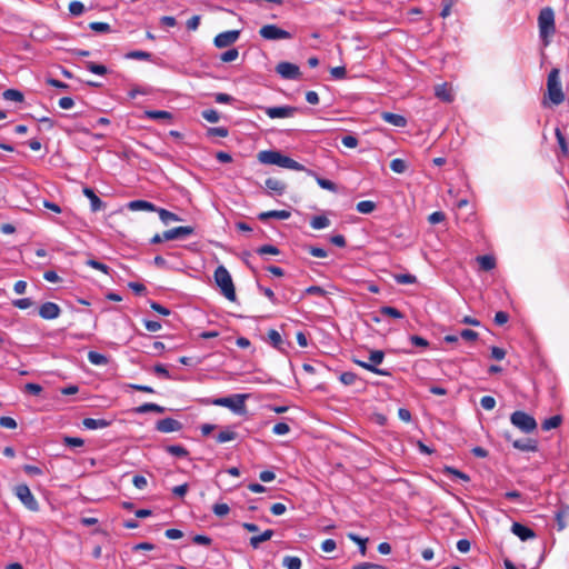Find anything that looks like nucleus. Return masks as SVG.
Listing matches in <instances>:
<instances>
[{
	"label": "nucleus",
	"instance_id": "nucleus-48",
	"mask_svg": "<svg viewBox=\"0 0 569 569\" xmlns=\"http://www.w3.org/2000/svg\"><path fill=\"white\" fill-rule=\"evenodd\" d=\"M256 251L260 256H264V254L277 256L280 253V250L276 246H272V244H263V246L259 247Z\"/></svg>",
	"mask_w": 569,
	"mask_h": 569
},
{
	"label": "nucleus",
	"instance_id": "nucleus-15",
	"mask_svg": "<svg viewBox=\"0 0 569 569\" xmlns=\"http://www.w3.org/2000/svg\"><path fill=\"white\" fill-rule=\"evenodd\" d=\"M278 167L296 171H307L309 174L316 176V173H313L311 170H307L305 166L291 159L290 157L283 156L282 153L279 156Z\"/></svg>",
	"mask_w": 569,
	"mask_h": 569
},
{
	"label": "nucleus",
	"instance_id": "nucleus-11",
	"mask_svg": "<svg viewBox=\"0 0 569 569\" xmlns=\"http://www.w3.org/2000/svg\"><path fill=\"white\" fill-rule=\"evenodd\" d=\"M240 37L239 30H228L214 37L213 43L217 48H227L238 41Z\"/></svg>",
	"mask_w": 569,
	"mask_h": 569
},
{
	"label": "nucleus",
	"instance_id": "nucleus-51",
	"mask_svg": "<svg viewBox=\"0 0 569 569\" xmlns=\"http://www.w3.org/2000/svg\"><path fill=\"white\" fill-rule=\"evenodd\" d=\"M202 118L211 123H216L220 120V114L214 109H207L202 111Z\"/></svg>",
	"mask_w": 569,
	"mask_h": 569
},
{
	"label": "nucleus",
	"instance_id": "nucleus-47",
	"mask_svg": "<svg viewBox=\"0 0 569 569\" xmlns=\"http://www.w3.org/2000/svg\"><path fill=\"white\" fill-rule=\"evenodd\" d=\"M560 423H561L560 416H552L543 421L542 429L551 430V429L559 427Z\"/></svg>",
	"mask_w": 569,
	"mask_h": 569
},
{
	"label": "nucleus",
	"instance_id": "nucleus-25",
	"mask_svg": "<svg viewBox=\"0 0 569 569\" xmlns=\"http://www.w3.org/2000/svg\"><path fill=\"white\" fill-rule=\"evenodd\" d=\"M264 184L269 191L274 192L279 196H281L286 190V184L276 178H268Z\"/></svg>",
	"mask_w": 569,
	"mask_h": 569
},
{
	"label": "nucleus",
	"instance_id": "nucleus-54",
	"mask_svg": "<svg viewBox=\"0 0 569 569\" xmlns=\"http://www.w3.org/2000/svg\"><path fill=\"white\" fill-rule=\"evenodd\" d=\"M128 59H137V60H149L151 58V53L141 50L130 51L126 56Z\"/></svg>",
	"mask_w": 569,
	"mask_h": 569
},
{
	"label": "nucleus",
	"instance_id": "nucleus-27",
	"mask_svg": "<svg viewBox=\"0 0 569 569\" xmlns=\"http://www.w3.org/2000/svg\"><path fill=\"white\" fill-rule=\"evenodd\" d=\"M272 536H273V530L267 529L261 535L251 537L250 546L253 549H257V548H259L260 543L270 540L272 538Z\"/></svg>",
	"mask_w": 569,
	"mask_h": 569
},
{
	"label": "nucleus",
	"instance_id": "nucleus-29",
	"mask_svg": "<svg viewBox=\"0 0 569 569\" xmlns=\"http://www.w3.org/2000/svg\"><path fill=\"white\" fill-rule=\"evenodd\" d=\"M146 117L152 120H171L172 114L164 110H147Z\"/></svg>",
	"mask_w": 569,
	"mask_h": 569
},
{
	"label": "nucleus",
	"instance_id": "nucleus-63",
	"mask_svg": "<svg viewBox=\"0 0 569 569\" xmlns=\"http://www.w3.org/2000/svg\"><path fill=\"white\" fill-rule=\"evenodd\" d=\"M132 483L133 486L139 489V490H143L147 485H148V481L146 479V477L143 476H140V475H136L132 479Z\"/></svg>",
	"mask_w": 569,
	"mask_h": 569
},
{
	"label": "nucleus",
	"instance_id": "nucleus-36",
	"mask_svg": "<svg viewBox=\"0 0 569 569\" xmlns=\"http://www.w3.org/2000/svg\"><path fill=\"white\" fill-rule=\"evenodd\" d=\"M356 209L360 213L368 214L376 209V203L370 200H363L357 203Z\"/></svg>",
	"mask_w": 569,
	"mask_h": 569
},
{
	"label": "nucleus",
	"instance_id": "nucleus-50",
	"mask_svg": "<svg viewBox=\"0 0 569 569\" xmlns=\"http://www.w3.org/2000/svg\"><path fill=\"white\" fill-rule=\"evenodd\" d=\"M84 9V4L80 1H71L69 3V12L74 17L81 16Z\"/></svg>",
	"mask_w": 569,
	"mask_h": 569
},
{
	"label": "nucleus",
	"instance_id": "nucleus-16",
	"mask_svg": "<svg viewBox=\"0 0 569 569\" xmlns=\"http://www.w3.org/2000/svg\"><path fill=\"white\" fill-rule=\"evenodd\" d=\"M511 532L517 536L521 541H527L536 537L535 531L519 522H513L511 526Z\"/></svg>",
	"mask_w": 569,
	"mask_h": 569
},
{
	"label": "nucleus",
	"instance_id": "nucleus-35",
	"mask_svg": "<svg viewBox=\"0 0 569 569\" xmlns=\"http://www.w3.org/2000/svg\"><path fill=\"white\" fill-rule=\"evenodd\" d=\"M166 451L174 457H179V458H186L189 452L188 450L180 446V445H171V446H168L166 448Z\"/></svg>",
	"mask_w": 569,
	"mask_h": 569
},
{
	"label": "nucleus",
	"instance_id": "nucleus-18",
	"mask_svg": "<svg viewBox=\"0 0 569 569\" xmlns=\"http://www.w3.org/2000/svg\"><path fill=\"white\" fill-rule=\"evenodd\" d=\"M381 119L383 121H386L387 123L392 124L398 128H403L407 126V119L403 116L398 114V113L385 111L381 113Z\"/></svg>",
	"mask_w": 569,
	"mask_h": 569
},
{
	"label": "nucleus",
	"instance_id": "nucleus-55",
	"mask_svg": "<svg viewBox=\"0 0 569 569\" xmlns=\"http://www.w3.org/2000/svg\"><path fill=\"white\" fill-rule=\"evenodd\" d=\"M212 511L217 517H224L229 513L230 508L227 503H214Z\"/></svg>",
	"mask_w": 569,
	"mask_h": 569
},
{
	"label": "nucleus",
	"instance_id": "nucleus-17",
	"mask_svg": "<svg viewBox=\"0 0 569 569\" xmlns=\"http://www.w3.org/2000/svg\"><path fill=\"white\" fill-rule=\"evenodd\" d=\"M435 96L439 100L447 102V103L452 102L455 99L451 88L446 82L437 84L435 87Z\"/></svg>",
	"mask_w": 569,
	"mask_h": 569
},
{
	"label": "nucleus",
	"instance_id": "nucleus-57",
	"mask_svg": "<svg viewBox=\"0 0 569 569\" xmlns=\"http://www.w3.org/2000/svg\"><path fill=\"white\" fill-rule=\"evenodd\" d=\"M89 28L96 32L104 33L110 31V24L106 22H91Z\"/></svg>",
	"mask_w": 569,
	"mask_h": 569
},
{
	"label": "nucleus",
	"instance_id": "nucleus-22",
	"mask_svg": "<svg viewBox=\"0 0 569 569\" xmlns=\"http://www.w3.org/2000/svg\"><path fill=\"white\" fill-rule=\"evenodd\" d=\"M83 194L89 199L90 209L92 212L100 211L104 208V203L100 200V198L94 193L92 189L84 188Z\"/></svg>",
	"mask_w": 569,
	"mask_h": 569
},
{
	"label": "nucleus",
	"instance_id": "nucleus-44",
	"mask_svg": "<svg viewBox=\"0 0 569 569\" xmlns=\"http://www.w3.org/2000/svg\"><path fill=\"white\" fill-rule=\"evenodd\" d=\"M238 57H239L238 49L231 48V49H228L227 51H224L223 53H221L220 60L222 62H232V61L237 60Z\"/></svg>",
	"mask_w": 569,
	"mask_h": 569
},
{
	"label": "nucleus",
	"instance_id": "nucleus-52",
	"mask_svg": "<svg viewBox=\"0 0 569 569\" xmlns=\"http://www.w3.org/2000/svg\"><path fill=\"white\" fill-rule=\"evenodd\" d=\"M357 379V375L351 371L342 372L339 377V380L346 386H352Z\"/></svg>",
	"mask_w": 569,
	"mask_h": 569
},
{
	"label": "nucleus",
	"instance_id": "nucleus-45",
	"mask_svg": "<svg viewBox=\"0 0 569 569\" xmlns=\"http://www.w3.org/2000/svg\"><path fill=\"white\" fill-rule=\"evenodd\" d=\"M395 280L397 283L400 284H412L416 283L417 278L413 274L410 273H400L395 276Z\"/></svg>",
	"mask_w": 569,
	"mask_h": 569
},
{
	"label": "nucleus",
	"instance_id": "nucleus-39",
	"mask_svg": "<svg viewBox=\"0 0 569 569\" xmlns=\"http://www.w3.org/2000/svg\"><path fill=\"white\" fill-rule=\"evenodd\" d=\"M568 516H569L568 509L559 510L556 513V522H557V528L559 531L563 530L567 527Z\"/></svg>",
	"mask_w": 569,
	"mask_h": 569
},
{
	"label": "nucleus",
	"instance_id": "nucleus-1",
	"mask_svg": "<svg viewBox=\"0 0 569 569\" xmlns=\"http://www.w3.org/2000/svg\"><path fill=\"white\" fill-rule=\"evenodd\" d=\"M539 36L545 46L549 43V38L556 32L555 12L550 7L540 10L538 17Z\"/></svg>",
	"mask_w": 569,
	"mask_h": 569
},
{
	"label": "nucleus",
	"instance_id": "nucleus-26",
	"mask_svg": "<svg viewBox=\"0 0 569 569\" xmlns=\"http://www.w3.org/2000/svg\"><path fill=\"white\" fill-rule=\"evenodd\" d=\"M151 411L157 412V413H162L166 411V408L161 407L157 403L146 402L134 409V412L139 413V415H143V413L151 412Z\"/></svg>",
	"mask_w": 569,
	"mask_h": 569
},
{
	"label": "nucleus",
	"instance_id": "nucleus-12",
	"mask_svg": "<svg viewBox=\"0 0 569 569\" xmlns=\"http://www.w3.org/2000/svg\"><path fill=\"white\" fill-rule=\"evenodd\" d=\"M61 313L60 307L54 302H44L39 308V316L44 320L57 319Z\"/></svg>",
	"mask_w": 569,
	"mask_h": 569
},
{
	"label": "nucleus",
	"instance_id": "nucleus-4",
	"mask_svg": "<svg viewBox=\"0 0 569 569\" xmlns=\"http://www.w3.org/2000/svg\"><path fill=\"white\" fill-rule=\"evenodd\" d=\"M248 395L236 393L229 397L216 398L212 403L214 406L224 407L230 409L233 413L244 415L246 409V399Z\"/></svg>",
	"mask_w": 569,
	"mask_h": 569
},
{
	"label": "nucleus",
	"instance_id": "nucleus-41",
	"mask_svg": "<svg viewBox=\"0 0 569 569\" xmlns=\"http://www.w3.org/2000/svg\"><path fill=\"white\" fill-rule=\"evenodd\" d=\"M268 339L270 341V343L277 348V349H280L281 348V345H282V337L281 335L276 330V329H270L268 331Z\"/></svg>",
	"mask_w": 569,
	"mask_h": 569
},
{
	"label": "nucleus",
	"instance_id": "nucleus-42",
	"mask_svg": "<svg viewBox=\"0 0 569 569\" xmlns=\"http://www.w3.org/2000/svg\"><path fill=\"white\" fill-rule=\"evenodd\" d=\"M443 472H445L447 476H449V475H450V476H453V477H456V478L460 479V480H461V481H463V482H468V481L470 480V477H469L467 473H465V472H462V471H460V470H457V469H455V468H452V467H445Z\"/></svg>",
	"mask_w": 569,
	"mask_h": 569
},
{
	"label": "nucleus",
	"instance_id": "nucleus-9",
	"mask_svg": "<svg viewBox=\"0 0 569 569\" xmlns=\"http://www.w3.org/2000/svg\"><path fill=\"white\" fill-rule=\"evenodd\" d=\"M276 71L281 78L287 80H297L301 76L300 68L297 64L287 61L278 63Z\"/></svg>",
	"mask_w": 569,
	"mask_h": 569
},
{
	"label": "nucleus",
	"instance_id": "nucleus-46",
	"mask_svg": "<svg viewBox=\"0 0 569 569\" xmlns=\"http://www.w3.org/2000/svg\"><path fill=\"white\" fill-rule=\"evenodd\" d=\"M555 134H556L558 144L560 147L562 154H565V156L568 154V141H567L566 137L562 134V132L559 128L556 129Z\"/></svg>",
	"mask_w": 569,
	"mask_h": 569
},
{
	"label": "nucleus",
	"instance_id": "nucleus-56",
	"mask_svg": "<svg viewBox=\"0 0 569 569\" xmlns=\"http://www.w3.org/2000/svg\"><path fill=\"white\" fill-rule=\"evenodd\" d=\"M87 264L93 269H97V270L106 273V274L110 273V268L107 264H104L98 260L90 259L87 261Z\"/></svg>",
	"mask_w": 569,
	"mask_h": 569
},
{
	"label": "nucleus",
	"instance_id": "nucleus-37",
	"mask_svg": "<svg viewBox=\"0 0 569 569\" xmlns=\"http://www.w3.org/2000/svg\"><path fill=\"white\" fill-rule=\"evenodd\" d=\"M84 68L89 70L90 72L98 74V76H104L107 73V67L103 64H98L92 61H87L84 63Z\"/></svg>",
	"mask_w": 569,
	"mask_h": 569
},
{
	"label": "nucleus",
	"instance_id": "nucleus-58",
	"mask_svg": "<svg viewBox=\"0 0 569 569\" xmlns=\"http://www.w3.org/2000/svg\"><path fill=\"white\" fill-rule=\"evenodd\" d=\"M290 427L286 422H278L273 426L272 432L277 436H284L289 433Z\"/></svg>",
	"mask_w": 569,
	"mask_h": 569
},
{
	"label": "nucleus",
	"instance_id": "nucleus-2",
	"mask_svg": "<svg viewBox=\"0 0 569 569\" xmlns=\"http://www.w3.org/2000/svg\"><path fill=\"white\" fill-rule=\"evenodd\" d=\"M547 97L553 106H559L565 100V94L560 82V72L552 69L547 79Z\"/></svg>",
	"mask_w": 569,
	"mask_h": 569
},
{
	"label": "nucleus",
	"instance_id": "nucleus-5",
	"mask_svg": "<svg viewBox=\"0 0 569 569\" xmlns=\"http://www.w3.org/2000/svg\"><path fill=\"white\" fill-rule=\"evenodd\" d=\"M383 359H385L383 351L373 350L370 352L368 361L356 360V363L358 366H360L361 368H363L368 371H371L376 375L388 377V376H390V372L388 370L379 369L376 367L377 365H380L383 361Z\"/></svg>",
	"mask_w": 569,
	"mask_h": 569
},
{
	"label": "nucleus",
	"instance_id": "nucleus-7",
	"mask_svg": "<svg viewBox=\"0 0 569 569\" xmlns=\"http://www.w3.org/2000/svg\"><path fill=\"white\" fill-rule=\"evenodd\" d=\"M14 493L28 510L33 512L39 510V503L27 485H18L14 489Z\"/></svg>",
	"mask_w": 569,
	"mask_h": 569
},
{
	"label": "nucleus",
	"instance_id": "nucleus-28",
	"mask_svg": "<svg viewBox=\"0 0 569 569\" xmlns=\"http://www.w3.org/2000/svg\"><path fill=\"white\" fill-rule=\"evenodd\" d=\"M477 261L480 268L485 271L492 270L496 267V259L489 254L477 257Z\"/></svg>",
	"mask_w": 569,
	"mask_h": 569
},
{
	"label": "nucleus",
	"instance_id": "nucleus-24",
	"mask_svg": "<svg viewBox=\"0 0 569 569\" xmlns=\"http://www.w3.org/2000/svg\"><path fill=\"white\" fill-rule=\"evenodd\" d=\"M110 425L111 422L106 419L84 418L82 420V426L88 430L103 429Z\"/></svg>",
	"mask_w": 569,
	"mask_h": 569
},
{
	"label": "nucleus",
	"instance_id": "nucleus-60",
	"mask_svg": "<svg viewBox=\"0 0 569 569\" xmlns=\"http://www.w3.org/2000/svg\"><path fill=\"white\" fill-rule=\"evenodd\" d=\"M480 405L485 410H492L496 407V400L491 396H485L480 399Z\"/></svg>",
	"mask_w": 569,
	"mask_h": 569
},
{
	"label": "nucleus",
	"instance_id": "nucleus-62",
	"mask_svg": "<svg viewBox=\"0 0 569 569\" xmlns=\"http://www.w3.org/2000/svg\"><path fill=\"white\" fill-rule=\"evenodd\" d=\"M341 143L347 148H356L358 146V139L352 134H347L341 138Z\"/></svg>",
	"mask_w": 569,
	"mask_h": 569
},
{
	"label": "nucleus",
	"instance_id": "nucleus-20",
	"mask_svg": "<svg viewBox=\"0 0 569 569\" xmlns=\"http://www.w3.org/2000/svg\"><path fill=\"white\" fill-rule=\"evenodd\" d=\"M512 446L520 450V451H525V452H535L538 450V445H537V441L533 440V439H518V440H515L512 441Z\"/></svg>",
	"mask_w": 569,
	"mask_h": 569
},
{
	"label": "nucleus",
	"instance_id": "nucleus-34",
	"mask_svg": "<svg viewBox=\"0 0 569 569\" xmlns=\"http://www.w3.org/2000/svg\"><path fill=\"white\" fill-rule=\"evenodd\" d=\"M159 218L164 223L168 224L172 221H180L181 219L173 212L168 211L166 209H158Z\"/></svg>",
	"mask_w": 569,
	"mask_h": 569
},
{
	"label": "nucleus",
	"instance_id": "nucleus-61",
	"mask_svg": "<svg viewBox=\"0 0 569 569\" xmlns=\"http://www.w3.org/2000/svg\"><path fill=\"white\" fill-rule=\"evenodd\" d=\"M305 293L311 295V296L325 297L327 295V291L322 287L310 286L305 290Z\"/></svg>",
	"mask_w": 569,
	"mask_h": 569
},
{
	"label": "nucleus",
	"instance_id": "nucleus-53",
	"mask_svg": "<svg viewBox=\"0 0 569 569\" xmlns=\"http://www.w3.org/2000/svg\"><path fill=\"white\" fill-rule=\"evenodd\" d=\"M348 538L355 542H359V551H360L361 556H366V551H367L366 543H367L368 539L361 538L355 533H349Z\"/></svg>",
	"mask_w": 569,
	"mask_h": 569
},
{
	"label": "nucleus",
	"instance_id": "nucleus-38",
	"mask_svg": "<svg viewBox=\"0 0 569 569\" xmlns=\"http://www.w3.org/2000/svg\"><path fill=\"white\" fill-rule=\"evenodd\" d=\"M3 98L8 101L22 102L23 94L21 91L16 89H8L3 92Z\"/></svg>",
	"mask_w": 569,
	"mask_h": 569
},
{
	"label": "nucleus",
	"instance_id": "nucleus-33",
	"mask_svg": "<svg viewBox=\"0 0 569 569\" xmlns=\"http://www.w3.org/2000/svg\"><path fill=\"white\" fill-rule=\"evenodd\" d=\"M282 566L287 569H301L302 561L296 556H286L282 560Z\"/></svg>",
	"mask_w": 569,
	"mask_h": 569
},
{
	"label": "nucleus",
	"instance_id": "nucleus-49",
	"mask_svg": "<svg viewBox=\"0 0 569 569\" xmlns=\"http://www.w3.org/2000/svg\"><path fill=\"white\" fill-rule=\"evenodd\" d=\"M229 131L224 127H212L208 128L207 136L208 137H220L226 138L228 136Z\"/></svg>",
	"mask_w": 569,
	"mask_h": 569
},
{
	"label": "nucleus",
	"instance_id": "nucleus-40",
	"mask_svg": "<svg viewBox=\"0 0 569 569\" xmlns=\"http://www.w3.org/2000/svg\"><path fill=\"white\" fill-rule=\"evenodd\" d=\"M379 312L382 316L391 317V318H395V319H402L403 318V315L398 309H396L393 307H390V306L381 307Z\"/></svg>",
	"mask_w": 569,
	"mask_h": 569
},
{
	"label": "nucleus",
	"instance_id": "nucleus-59",
	"mask_svg": "<svg viewBox=\"0 0 569 569\" xmlns=\"http://www.w3.org/2000/svg\"><path fill=\"white\" fill-rule=\"evenodd\" d=\"M316 180H317V183L319 184L320 188L325 189V190H329V191H336V184L328 180V179H323V178H320V177H317L316 176Z\"/></svg>",
	"mask_w": 569,
	"mask_h": 569
},
{
	"label": "nucleus",
	"instance_id": "nucleus-19",
	"mask_svg": "<svg viewBox=\"0 0 569 569\" xmlns=\"http://www.w3.org/2000/svg\"><path fill=\"white\" fill-rule=\"evenodd\" d=\"M291 216V212L288 210H270L263 211L258 214V219L260 221H267L268 219L274 218L279 220H287Z\"/></svg>",
	"mask_w": 569,
	"mask_h": 569
},
{
	"label": "nucleus",
	"instance_id": "nucleus-3",
	"mask_svg": "<svg viewBox=\"0 0 569 569\" xmlns=\"http://www.w3.org/2000/svg\"><path fill=\"white\" fill-rule=\"evenodd\" d=\"M214 281L217 286L220 288L222 295L230 301L236 300V290L233 286V281L231 278L230 272L227 270L226 267L219 266L214 270Z\"/></svg>",
	"mask_w": 569,
	"mask_h": 569
},
{
	"label": "nucleus",
	"instance_id": "nucleus-21",
	"mask_svg": "<svg viewBox=\"0 0 569 569\" xmlns=\"http://www.w3.org/2000/svg\"><path fill=\"white\" fill-rule=\"evenodd\" d=\"M280 152L276 150H263L258 153V160L263 164L278 166Z\"/></svg>",
	"mask_w": 569,
	"mask_h": 569
},
{
	"label": "nucleus",
	"instance_id": "nucleus-14",
	"mask_svg": "<svg viewBox=\"0 0 569 569\" xmlns=\"http://www.w3.org/2000/svg\"><path fill=\"white\" fill-rule=\"evenodd\" d=\"M156 429L163 433L176 432L182 429V423L173 418H164L157 422Z\"/></svg>",
	"mask_w": 569,
	"mask_h": 569
},
{
	"label": "nucleus",
	"instance_id": "nucleus-10",
	"mask_svg": "<svg viewBox=\"0 0 569 569\" xmlns=\"http://www.w3.org/2000/svg\"><path fill=\"white\" fill-rule=\"evenodd\" d=\"M263 111L271 119L290 118L295 116L298 108L292 106L264 107Z\"/></svg>",
	"mask_w": 569,
	"mask_h": 569
},
{
	"label": "nucleus",
	"instance_id": "nucleus-23",
	"mask_svg": "<svg viewBox=\"0 0 569 569\" xmlns=\"http://www.w3.org/2000/svg\"><path fill=\"white\" fill-rule=\"evenodd\" d=\"M131 211H158L157 207L147 200H132L128 203Z\"/></svg>",
	"mask_w": 569,
	"mask_h": 569
},
{
	"label": "nucleus",
	"instance_id": "nucleus-31",
	"mask_svg": "<svg viewBox=\"0 0 569 569\" xmlns=\"http://www.w3.org/2000/svg\"><path fill=\"white\" fill-rule=\"evenodd\" d=\"M88 360L91 365H94V366H106L109 361L104 355L99 353L97 351H89Z\"/></svg>",
	"mask_w": 569,
	"mask_h": 569
},
{
	"label": "nucleus",
	"instance_id": "nucleus-64",
	"mask_svg": "<svg viewBox=\"0 0 569 569\" xmlns=\"http://www.w3.org/2000/svg\"><path fill=\"white\" fill-rule=\"evenodd\" d=\"M33 305L32 300L30 298H21L13 301V306L19 309H28Z\"/></svg>",
	"mask_w": 569,
	"mask_h": 569
},
{
	"label": "nucleus",
	"instance_id": "nucleus-32",
	"mask_svg": "<svg viewBox=\"0 0 569 569\" xmlns=\"http://www.w3.org/2000/svg\"><path fill=\"white\" fill-rule=\"evenodd\" d=\"M330 220L326 216H315L311 221L310 226L315 230H321L327 227H329Z\"/></svg>",
	"mask_w": 569,
	"mask_h": 569
},
{
	"label": "nucleus",
	"instance_id": "nucleus-13",
	"mask_svg": "<svg viewBox=\"0 0 569 569\" xmlns=\"http://www.w3.org/2000/svg\"><path fill=\"white\" fill-rule=\"evenodd\" d=\"M194 232V228L191 226L176 227L163 232L166 241L186 238Z\"/></svg>",
	"mask_w": 569,
	"mask_h": 569
},
{
	"label": "nucleus",
	"instance_id": "nucleus-30",
	"mask_svg": "<svg viewBox=\"0 0 569 569\" xmlns=\"http://www.w3.org/2000/svg\"><path fill=\"white\" fill-rule=\"evenodd\" d=\"M237 432L233 431L232 429L230 428H226L224 430L220 431L217 436H216V440L217 442L219 443H224V442H229V441H233L236 438H237Z\"/></svg>",
	"mask_w": 569,
	"mask_h": 569
},
{
	"label": "nucleus",
	"instance_id": "nucleus-6",
	"mask_svg": "<svg viewBox=\"0 0 569 569\" xmlns=\"http://www.w3.org/2000/svg\"><path fill=\"white\" fill-rule=\"evenodd\" d=\"M511 423L522 432L530 433L537 429L535 418L525 411H515L510 416Z\"/></svg>",
	"mask_w": 569,
	"mask_h": 569
},
{
	"label": "nucleus",
	"instance_id": "nucleus-8",
	"mask_svg": "<svg viewBox=\"0 0 569 569\" xmlns=\"http://www.w3.org/2000/svg\"><path fill=\"white\" fill-rule=\"evenodd\" d=\"M259 34L266 40H288L292 38V34L276 24H266L260 28Z\"/></svg>",
	"mask_w": 569,
	"mask_h": 569
},
{
	"label": "nucleus",
	"instance_id": "nucleus-43",
	"mask_svg": "<svg viewBox=\"0 0 569 569\" xmlns=\"http://www.w3.org/2000/svg\"><path fill=\"white\" fill-rule=\"evenodd\" d=\"M390 169L396 173H403L407 170V163L400 158H396L390 162Z\"/></svg>",
	"mask_w": 569,
	"mask_h": 569
}]
</instances>
